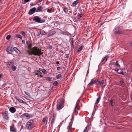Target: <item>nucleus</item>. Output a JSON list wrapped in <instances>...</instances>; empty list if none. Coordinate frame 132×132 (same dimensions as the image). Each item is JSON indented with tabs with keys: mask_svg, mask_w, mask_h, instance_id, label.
Segmentation results:
<instances>
[{
	"mask_svg": "<svg viewBox=\"0 0 132 132\" xmlns=\"http://www.w3.org/2000/svg\"><path fill=\"white\" fill-rule=\"evenodd\" d=\"M48 118L46 117L44 118L42 121V123L43 125L44 126H46L47 123Z\"/></svg>",
	"mask_w": 132,
	"mask_h": 132,
	"instance_id": "1a4fd4ad",
	"label": "nucleus"
},
{
	"mask_svg": "<svg viewBox=\"0 0 132 132\" xmlns=\"http://www.w3.org/2000/svg\"><path fill=\"white\" fill-rule=\"evenodd\" d=\"M16 67L14 65H13L12 67V69L14 71L16 70Z\"/></svg>",
	"mask_w": 132,
	"mask_h": 132,
	"instance_id": "473e14b6",
	"label": "nucleus"
},
{
	"mask_svg": "<svg viewBox=\"0 0 132 132\" xmlns=\"http://www.w3.org/2000/svg\"><path fill=\"white\" fill-rule=\"evenodd\" d=\"M63 10L65 13H67L68 12V10L67 7L64 6L63 9Z\"/></svg>",
	"mask_w": 132,
	"mask_h": 132,
	"instance_id": "4be33fe9",
	"label": "nucleus"
},
{
	"mask_svg": "<svg viewBox=\"0 0 132 132\" xmlns=\"http://www.w3.org/2000/svg\"><path fill=\"white\" fill-rule=\"evenodd\" d=\"M100 100V97H98L96 100V102L95 103V104H97L99 103Z\"/></svg>",
	"mask_w": 132,
	"mask_h": 132,
	"instance_id": "c756f323",
	"label": "nucleus"
},
{
	"mask_svg": "<svg viewBox=\"0 0 132 132\" xmlns=\"http://www.w3.org/2000/svg\"><path fill=\"white\" fill-rule=\"evenodd\" d=\"M117 73L119 74L124 75L123 71L121 70L118 69Z\"/></svg>",
	"mask_w": 132,
	"mask_h": 132,
	"instance_id": "393cba45",
	"label": "nucleus"
},
{
	"mask_svg": "<svg viewBox=\"0 0 132 132\" xmlns=\"http://www.w3.org/2000/svg\"><path fill=\"white\" fill-rule=\"evenodd\" d=\"M15 98L16 100H17L20 103H22L23 104H25V102L19 98L18 97H15Z\"/></svg>",
	"mask_w": 132,
	"mask_h": 132,
	"instance_id": "2eb2a0df",
	"label": "nucleus"
},
{
	"mask_svg": "<svg viewBox=\"0 0 132 132\" xmlns=\"http://www.w3.org/2000/svg\"><path fill=\"white\" fill-rule=\"evenodd\" d=\"M51 79H52L51 78L48 77L46 78V80L47 81H51Z\"/></svg>",
	"mask_w": 132,
	"mask_h": 132,
	"instance_id": "a19ab883",
	"label": "nucleus"
},
{
	"mask_svg": "<svg viewBox=\"0 0 132 132\" xmlns=\"http://www.w3.org/2000/svg\"><path fill=\"white\" fill-rule=\"evenodd\" d=\"M9 111L11 113H13L15 112L16 110L14 107H12L10 108Z\"/></svg>",
	"mask_w": 132,
	"mask_h": 132,
	"instance_id": "dca6fc26",
	"label": "nucleus"
},
{
	"mask_svg": "<svg viewBox=\"0 0 132 132\" xmlns=\"http://www.w3.org/2000/svg\"><path fill=\"white\" fill-rule=\"evenodd\" d=\"M4 85H6V83Z\"/></svg>",
	"mask_w": 132,
	"mask_h": 132,
	"instance_id": "e2e57ef3",
	"label": "nucleus"
},
{
	"mask_svg": "<svg viewBox=\"0 0 132 132\" xmlns=\"http://www.w3.org/2000/svg\"><path fill=\"white\" fill-rule=\"evenodd\" d=\"M21 116L22 117L26 119L29 118H30V116L29 114L27 113H24L22 114Z\"/></svg>",
	"mask_w": 132,
	"mask_h": 132,
	"instance_id": "f8f14e48",
	"label": "nucleus"
},
{
	"mask_svg": "<svg viewBox=\"0 0 132 132\" xmlns=\"http://www.w3.org/2000/svg\"><path fill=\"white\" fill-rule=\"evenodd\" d=\"M61 52V53H63V52L62 51Z\"/></svg>",
	"mask_w": 132,
	"mask_h": 132,
	"instance_id": "680f3d73",
	"label": "nucleus"
},
{
	"mask_svg": "<svg viewBox=\"0 0 132 132\" xmlns=\"http://www.w3.org/2000/svg\"><path fill=\"white\" fill-rule=\"evenodd\" d=\"M114 32L115 34H122V32L119 30V27L116 28L114 29Z\"/></svg>",
	"mask_w": 132,
	"mask_h": 132,
	"instance_id": "6e6552de",
	"label": "nucleus"
},
{
	"mask_svg": "<svg viewBox=\"0 0 132 132\" xmlns=\"http://www.w3.org/2000/svg\"><path fill=\"white\" fill-rule=\"evenodd\" d=\"M31 0H24L23 4H25L26 3L29 2Z\"/></svg>",
	"mask_w": 132,
	"mask_h": 132,
	"instance_id": "79ce46f5",
	"label": "nucleus"
},
{
	"mask_svg": "<svg viewBox=\"0 0 132 132\" xmlns=\"http://www.w3.org/2000/svg\"><path fill=\"white\" fill-rule=\"evenodd\" d=\"M27 52L29 55H34L39 56L42 54L41 49L36 46H34L30 50L27 51Z\"/></svg>",
	"mask_w": 132,
	"mask_h": 132,
	"instance_id": "f257e3e1",
	"label": "nucleus"
},
{
	"mask_svg": "<svg viewBox=\"0 0 132 132\" xmlns=\"http://www.w3.org/2000/svg\"><path fill=\"white\" fill-rule=\"evenodd\" d=\"M78 104L79 103L78 102H77L74 110V111H76V109H77L78 110L79 109V108L78 107Z\"/></svg>",
	"mask_w": 132,
	"mask_h": 132,
	"instance_id": "5701e85b",
	"label": "nucleus"
},
{
	"mask_svg": "<svg viewBox=\"0 0 132 132\" xmlns=\"http://www.w3.org/2000/svg\"><path fill=\"white\" fill-rule=\"evenodd\" d=\"M13 49L16 53H18V52L19 51V50L16 47H14Z\"/></svg>",
	"mask_w": 132,
	"mask_h": 132,
	"instance_id": "58836bf2",
	"label": "nucleus"
},
{
	"mask_svg": "<svg viewBox=\"0 0 132 132\" xmlns=\"http://www.w3.org/2000/svg\"><path fill=\"white\" fill-rule=\"evenodd\" d=\"M97 83L100 85L102 87V88H103L104 86L105 87L106 85L105 84L104 85V81L103 80H102L101 81H98Z\"/></svg>",
	"mask_w": 132,
	"mask_h": 132,
	"instance_id": "9b49d317",
	"label": "nucleus"
},
{
	"mask_svg": "<svg viewBox=\"0 0 132 132\" xmlns=\"http://www.w3.org/2000/svg\"><path fill=\"white\" fill-rule=\"evenodd\" d=\"M22 43L23 44H24L25 43V41L24 40H23L22 41Z\"/></svg>",
	"mask_w": 132,
	"mask_h": 132,
	"instance_id": "864d4df0",
	"label": "nucleus"
},
{
	"mask_svg": "<svg viewBox=\"0 0 132 132\" xmlns=\"http://www.w3.org/2000/svg\"><path fill=\"white\" fill-rule=\"evenodd\" d=\"M43 8L41 6H39L37 7V9H36V12H39L41 11L42 10Z\"/></svg>",
	"mask_w": 132,
	"mask_h": 132,
	"instance_id": "6ab92c4d",
	"label": "nucleus"
},
{
	"mask_svg": "<svg viewBox=\"0 0 132 132\" xmlns=\"http://www.w3.org/2000/svg\"><path fill=\"white\" fill-rule=\"evenodd\" d=\"M62 76L60 74H58L56 75V77L57 79H59L61 78Z\"/></svg>",
	"mask_w": 132,
	"mask_h": 132,
	"instance_id": "72a5a7b5",
	"label": "nucleus"
},
{
	"mask_svg": "<svg viewBox=\"0 0 132 132\" xmlns=\"http://www.w3.org/2000/svg\"><path fill=\"white\" fill-rule=\"evenodd\" d=\"M27 46H28V49H29V50H30V49L31 48V47H32V45L30 43L29 45H27Z\"/></svg>",
	"mask_w": 132,
	"mask_h": 132,
	"instance_id": "c9c22d12",
	"label": "nucleus"
},
{
	"mask_svg": "<svg viewBox=\"0 0 132 132\" xmlns=\"http://www.w3.org/2000/svg\"><path fill=\"white\" fill-rule=\"evenodd\" d=\"M36 12V8L34 7L32 9H31L28 12V14L31 15Z\"/></svg>",
	"mask_w": 132,
	"mask_h": 132,
	"instance_id": "9d476101",
	"label": "nucleus"
},
{
	"mask_svg": "<svg viewBox=\"0 0 132 132\" xmlns=\"http://www.w3.org/2000/svg\"><path fill=\"white\" fill-rule=\"evenodd\" d=\"M11 37V36L10 35H7L6 36V38L8 40L10 39Z\"/></svg>",
	"mask_w": 132,
	"mask_h": 132,
	"instance_id": "49530a36",
	"label": "nucleus"
},
{
	"mask_svg": "<svg viewBox=\"0 0 132 132\" xmlns=\"http://www.w3.org/2000/svg\"><path fill=\"white\" fill-rule=\"evenodd\" d=\"M7 63V65H9L10 66H11L13 65L14 62L13 61H10L8 62Z\"/></svg>",
	"mask_w": 132,
	"mask_h": 132,
	"instance_id": "b1692460",
	"label": "nucleus"
},
{
	"mask_svg": "<svg viewBox=\"0 0 132 132\" xmlns=\"http://www.w3.org/2000/svg\"><path fill=\"white\" fill-rule=\"evenodd\" d=\"M60 33L61 34H62L64 35H68V32H64L62 30L61 31Z\"/></svg>",
	"mask_w": 132,
	"mask_h": 132,
	"instance_id": "bb28decb",
	"label": "nucleus"
},
{
	"mask_svg": "<svg viewBox=\"0 0 132 132\" xmlns=\"http://www.w3.org/2000/svg\"><path fill=\"white\" fill-rule=\"evenodd\" d=\"M58 84V82L57 81H55L53 82V84L54 86H57Z\"/></svg>",
	"mask_w": 132,
	"mask_h": 132,
	"instance_id": "ea45409f",
	"label": "nucleus"
},
{
	"mask_svg": "<svg viewBox=\"0 0 132 132\" xmlns=\"http://www.w3.org/2000/svg\"><path fill=\"white\" fill-rule=\"evenodd\" d=\"M37 71V72H36L35 73L34 75H35L37 76L38 77V78H39V77H42L43 76L41 74L42 73L39 71Z\"/></svg>",
	"mask_w": 132,
	"mask_h": 132,
	"instance_id": "4468645a",
	"label": "nucleus"
},
{
	"mask_svg": "<svg viewBox=\"0 0 132 132\" xmlns=\"http://www.w3.org/2000/svg\"><path fill=\"white\" fill-rule=\"evenodd\" d=\"M10 130L11 132H16V130L14 127L13 125L10 126Z\"/></svg>",
	"mask_w": 132,
	"mask_h": 132,
	"instance_id": "f3484780",
	"label": "nucleus"
},
{
	"mask_svg": "<svg viewBox=\"0 0 132 132\" xmlns=\"http://www.w3.org/2000/svg\"><path fill=\"white\" fill-rule=\"evenodd\" d=\"M33 20L35 22L38 23H43L45 21V20L41 19L40 17L38 16H34L33 19Z\"/></svg>",
	"mask_w": 132,
	"mask_h": 132,
	"instance_id": "7ed1b4c3",
	"label": "nucleus"
},
{
	"mask_svg": "<svg viewBox=\"0 0 132 132\" xmlns=\"http://www.w3.org/2000/svg\"><path fill=\"white\" fill-rule=\"evenodd\" d=\"M119 69H114V70L115 71H116L117 72H118V70Z\"/></svg>",
	"mask_w": 132,
	"mask_h": 132,
	"instance_id": "603ef678",
	"label": "nucleus"
},
{
	"mask_svg": "<svg viewBox=\"0 0 132 132\" xmlns=\"http://www.w3.org/2000/svg\"><path fill=\"white\" fill-rule=\"evenodd\" d=\"M84 46L82 45L80 47L78 48L77 50V52H79L83 48Z\"/></svg>",
	"mask_w": 132,
	"mask_h": 132,
	"instance_id": "a878e982",
	"label": "nucleus"
},
{
	"mask_svg": "<svg viewBox=\"0 0 132 132\" xmlns=\"http://www.w3.org/2000/svg\"><path fill=\"white\" fill-rule=\"evenodd\" d=\"M88 70H89V69H88V70L87 71V74H88L89 73Z\"/></svg>",
	"mask_w": 132,
	"mask_h": 132,
	"instance_id": "052dcab7",
	"label": "nucleus"
},
{
	"mask_svg": "<svg viewBox=\"0 0 132 132\" xmlns=\"http://www.w3.org/2000/svg\"><path fill=\"white\" fill-rule=\"evenodd\" d=\"M52 46H50L49 47L50 48L52 49Z\"/></svg>",
	"mask_w": 132,
	"mask_h": 132,
	"instance_id": "4d7b16f0",
	"label": "nucleus"
},
{
	"mask_svg": "<svg viewBox=\"0 0 132 132\" xmlns=\"http://www.w3.org/2000/svg\"><path fill=\"white\" fill-rule=\"evenodd\" d=\"M131 100H132V97L131 98Z\"/></svg>",
	"mask_w": 132,
	"mask_h": 132,
	"instance_id": "0e129e2a",
	"label": "nucleus"
},
{
	"mask_svg": "<svg viewBox=\"0 0 132 132\" xmlns=\"http://www.w3.org/2000/svg\"><path fill=\"white\" fill-rule=\"evenodd\" d=\"M98 80L97 79H92L90 82L88 84V86L90 87L93 84H97V83Z\"/></svg>",
	"mask_w": 132,
	"mask_h": 132,
	"instance_id": "423d86ee",
	"label": "nucleus"
},
{
	"mask_svg": "<svg viewBox=\"0 0 132 132\" xmlns=\"http://www.w3.org/2000/svg\"><path fill=\"white\" fill-rule=\"evenodd\" d=\"M47 9V12L48 13H51V10L49 9Z\"/></svg>",
	"mask_w": 132,
	"mask_h": 132,
	"instance_id": "de8ad7c7",
	"label": "nucleus"
},
{
	"mask_svg": "<svg viewBox=\"0 0 132 132\" xmlns=\"http://www.w3.org/2000/svg\"><path fill=\"white\" fill-rule=\"evenodd\" d=\"M6 51L7 53L11 54L13 51V50L12 47H7L6 49Z\"/></svg>",
	"mask_w": 132,
	"mask_h": 132,
	"instance_id": "ddd939ff",
	"label": "nucleus"
},
{
	"mask_svg": "<svg viewBox=\"0 0 132 132\" xmlns=\"http://www.w3.org/2000/svg\"><path fill=\"white\" fill-rule=\"evenodd\" d=\"M16 37L20 39L21 40L22 39V37L21 36L20 34H17L16 35Z\"/></svg>",
	"mask_w": 132,
	"mask_h": 132,
	"instance_id": "2f4dec72",
	"label": "nucleus"
},
{
	"mask_svg": "<svg viewBox=\"0 0 132 132\" xmlns=\"http://www.w3.org/2000/svg\"><path fill=\"white\" fill-rule=\"evenodd\" d=\"M26 44L27 46L29 45L30 44V41L28 40L26 41Z\"/></svg>",
	"mask_w": 132,
	"mask_h": 132,
	"instance_id": "a18cd8bd",
	"label": "nucleus"
},
{
	"mask_svg": "<svg viewBox=\"0 0 132 132\" xmlns=\"http://www.w3.org/2000/svg\"><path fill=\"white\" fill-rule=\"evenodd\" d=\"M61 69V68L60 67H57V70H59Z\"/></svg>",
	"mask_w": 132,
	"mask_h": 132,
	"instance_id": "3c124183",
	"label": "nucleus"
},
{
	"mask_svg": "<svg viewBox=\"0 0 132 132\" xmlns=\"http://www.w3.org/2000/svg\"><path fill=\"white\" fill-rule=\"evenodd\" d=\"M108 59V57L107 56H105L101 60V62H103L104 60H105V62H106Z\"/></svg>",
	"mask_w": 132,
	"mask_h": 132,
	"instance_id": "cd10ccee",
	"label": "nucleus"
},
{
	"mask_svg": "<svg viewBox=\"0 0 132 132\" xmlns=\"http://www.w3.org/2000/svg\"><path fill=\"white\" fill-rule=\"evenodd\" d=\"M34 121L32 120H30L27 122L26 124V126L29 129H31L33 127Z\"/></svg>",
	"mask_w": 132,
	"mask_h": 132,
	"instance_id": "20e7f679",
	"label": "nucleus"
},
{
	"mask_svg": "<svg viewBox=\"0 0 132 132\" xmlns=\"http://www.w3.org/2000/svg\"><path fill=\"white\" fill-rule=\"evenodd\" d=\"M55 33H56V32H55V31H51L50 32H49V33L48 35V36H50L53 35L55 34Z\"/></svg>",
	"mask_w": 132,
	"mask_h": 132,
	"instance_id": "aec40b11",
	"label": "nucleus"
},
{
	"mask_svg": "<svg viewBox=\"0 0 132 132\" xmlns=\"http://www.w3.org/2000/svg\"><path fill=\"white\" fill-rule=\"evenodd\" d=\"M71 121L69 123V125L67 127V128L69 132H72V126L73 123V122L71 119Z\"/></svg>",
	"mask_w": 132,
	"mask_h": 132,
	"instance_id": "0eeeda50",
	"label": "nucleus"
},
{
	"mask_svg": "<svg viewBox=\"0 0 132 132\" xmlns=\"http://www.w3.org/2000/svg\"><path fill=\"white\" fill-rule=\"evenodd\" d=\"M2 74H0V79L2 77Z\"/></svg>",
	"mask_w": 132,
	"mask_h": 132,
	"instance_id": "6e6d98bb",
	"label": "nucleus"
},
{
	"mask_svg": "<svg viewBox=\"0 0 132 132\" xmlns=\"http://www.w3.org/2000/svg\"><path fill=\"white\" fill-rule=\"evenodd\" d=\"M71 45H73V38H72L71 39Z\"/></svg>",
	"mask_w": 132,
	"mask_h": 132,
	"instance_id": "09e8293b",
	"label": "nucleus"
},
{
	"mask_svg": "<svg viewBox=\"0 0 132 132\" xmlns=\"http://www.w3.org/2000/svg\"><path fill=\"white\" fill-rule=\"evenodd\" d=\"M129 44V45L132 46V42H131Z\"/></svg>",
	"mask_w": 132,
	"mask_h": 132,
	"instance_id": "5fc2aeb1",
	"label": "nucleus"
},
{
	"mask_svg": "<svg viewBox=\"0 0 132 132\" xmlns=\"http://www.w3.org/2000/svg\"><path fill=\"white\" fill-rule=\"evenodd\" d=\"M40 33L41 34L43 35H46V33L44 30H40Z\"/></svg>",
	"mask_w": 132,
	"mask_h": 132,
	"instance_id": "c85d7f7f",
	"label": "nucleus"
},
{
	"mask_svg": "<svg viewBox=\"0 0 132 132\" xmlns=\"http://www.w3.org/2000/svg\"><path fill=\"white\" fill-rule=\"evenodd\" d=\"M110 102L111 106H113L114 105V104L113 103V100L112 99L110 100Z\"/></svg>",
	"mask_w": 132,
	"mask_h": 132,
	"instance_id": "f704fd0d",
	"label": "nucleus"
},
{
	"mask_svg": "<svg viewBox=\"0 0 132 132\" xmlns=\"http://www.w3.org/2000/svg\"><path fill=\"white\" fill-rule=\"evenodd\" d=\"M84 131V132H87V126L85 128Z\"/></svg>",
	"mask_w": 132,
	"mask_h": 132,
	"instance_id": "c03bdc74",
	"label": "nucleus"
},
{
	"mask_svg": "<svg viewBox=\"0 0 132 132\" xmlns=\"http://www.w3.org/2000/svg\"><path fill=\"white\" fill-rule=\"evenodd\" d=\"M67 59H68L69 58V56L68 55L66 56V57Z\"/></svg>",
	"mask_w": 132,
	"mask_h": 132,
	"instance_id": "13d9d810",
	"label": "nucleus"
},
{
	"mask_svg": "<svg viewBox=\"0 0 132 132\" xmlns=\"http://www.w3.org/2000/svg\"><path fill=\"white\" fill-rule=\"evenodd\" d=\"M56 63L57 64H59V61H57L56 62Z\"/></svg>",
	"mask_w": 132,
	"mask_h": 132,
	"instance_id": "bf43d9fd",
	"label": "nucleus"
},
{
	"mask_svg": "<svg viewBox=\"0 0 132 132\" xmlns=\"http://www.w3.org/2000/svg\"><path fill=\"white\" fill-rule=\"evenodd\" d=\"M115 64V62H112L110 64V65H114Z\"/></svg>",
	"mask_w": 132,
	"mask_h": 132,
	"instance_id": "8fccbe9b",
	"label": "nucleus"
},
{
	"mask_svg": "<svg viewBox=\"0 0 132 132\" xmlns=\"http://www.w3.org/2000/svg\"><path fill=\"white\" fill-rule=\"evenodd\" d=\"M21 33H22V35L23 36H26V34L23 31H22Z\"/></svg>",
	"mask_w": 132,
	"mask_h": 132,
	"instance_id": "37998d69",
	"label": "nucleus"
},
{
	"mask_svg": "<svg viewBox=\"0 0 132 132\" xmlns=\"http://www.w3.org/2000/svg\"><path fill=\"white\" fill-rule=\"evenodd\" d=\"M41 71L44 74H46L47 73V71L45 69H42L41 70Z\"/></svg>",
	"mask_w": 132,
	"mask_h": 132,
	"instance_id": "7c9ffc66",
	"label": "nucleus"
},
{
	"mask_svg": "<svg viewBox=\"0 0 132 132\" xmlns=\"http://www.w3.org/2000/svg\"><path fill=\"white\" fill-rule=\"evenodd\" d=\"M124 83V82L122 81L121 80L119 81V85H122Z\"/></svg>",
	"mask_w": 132,
	"mask_h": 132,
	"instance_id": "4c0bfd02",
	"label": "nucleus"
},
{
	"mask_svg": "<svg viewBox=\"0 0 132 132\" xmlns=\"http://www.w3.org/2000/svg\"><path fill=\"white\" fill-rule=\"evenodd\" d=\"M83 14L82 13L79 14H78L77 16V18L78 19H80L83 16Z\"/></svg>",
	"mask_w": 132,
	"mask_h": 132,
	"instance_id": "412c9836",
	"label": "nucleus"
},
{
	"mask_svg": "<svg viewBox=\"0 0 132 132\" xmlns=\"http://www.w3.org/2000/svg\"><path fill=\"white\" fill-rule=\"evenodd\" d=\"M3 118L6 120H8L9 119V115L8 112L7 111H4L2 112Z\"/></svg>",
	"mask_w": 132,
	"mask_h": 132,
	"instance_id": "39448f33",
	"label": "nucleus"
},
{
	"mask_svg": "<svg viewBox=\"0 0 132 132\" xmlns=\"http://www.w3.org/2000/svg\"><path fill=\"white\" fill-rule=\"evenodd\" d=\"M63 100L62 99L58 100L57 101L56 108L57 110L62 109L64 107Z\"/></svg>",
	"mask_w": 132,
	"mask_h": 132,
	"instance_id": "f03ea898",
	"label": "nucleus"
},
{
	"mask_svg": "<svg viewBox=\"0 0 132 132\" xmlns=\"http://www.w3.org/2000/svg\"><path fill=\"white\" fill-rule=\"evenodd\" d=\"M115 63L116 64V66L117 67H120V65L119 64H118V61L117 60L116 61V63Z\"/></svg>",
	"mask_w": 132,
	"mask_h": 132,
	"instance_id": "e433bc0d",
	"label": "nucleus"
},
{
	"mask_svg": "<svg viewBox=\"0 0 132 132\" xmlns=\"http://www.w3.org/2000/svg\"><path fill=\"white\" fill-rule=\"evenodd\" d=\"M79 2V0H77L74 1L71 5V6H75Z\"/></svg>",
	"mask_w": 132,
	"mask_h": 132,
	"instance_id": "a211bd4d",
	"label": "nucleus"
}]
</instances>
